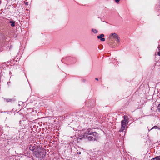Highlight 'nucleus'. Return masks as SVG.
<instances>
[{
	"mask_svg": "<svg viewBox=\"0 0 160 160\" xmlns=\"http://www.w3.org/2000/svg\"><path fill=\"white\" fill-rule=\"evenodd\" d=\"M98 134L95 132L91 131L90 129H88L87 131L84 133L83 135L82 138H85L88 137V140H95V137H98Z\"/></svg>",
	"mask_w": 160,
	"mask_h": 160,
	"instance_id": "nucleus-1",
	"label": "nucleus"
},
{
	"mask_svg": "<svg viewBox=\"0 0 160 160\" xmlns=\"http://www.w3.org/2000/svg\"><path fill=\"white\" fill-rule=\"evenodd\" d=\"M124 119L121 122V128L119 130L120 132H123L125 129V128L127 126L128 123V118L127 116H123Z\"/></svg>",
	"mask_w": 160,
	"mask_h": 160,
	"instance_id": "nucleus-2",
	"label": "nucleus"
},
{
	"mask_svg": "<svg viewBox=\"0 0 160 160\" xmlns=\"http://www.w3.org/2000/svg\"><path fill=\"white\" fill-rule=\"evenodd\" d=\"M110 39H114L119 43L120 42V39L118 35L115 33H112L110 34L109 36Z\"/></svg>",
	"mask_w": 160,
	"mask_h": 160,
	"instance_id": "nucleus-3",
	"label": "nucleus"
},
{
	"mask_svg": "<svg viewBox=\"0 0 160 160\" xmlns=\"http://www.w3.org/2000/svg\"><path fill=\"white\" fill-rule=\"evenodd\" d=\"M104 37V35L103 34H101L99 35H98L97 36V38L98 39H100V40L102 41H105V39L103 37Z\"/></svg>",
	"mask_w": 160,
	"mask_h": 160,
	"instance_id": "nucleus-4",
	"label": "nucleus"
},
{
	"mask_svg": "<svg viewBox=\"0 0 160 160\" xmlns=\"http://www.w3.org/2000/svg\"><path fill=\"white\" fill-rule=\"evenodd\" d=\"M35 148V147L34 146L33 144H31L29 147V149L31 151H33Z\"/></svg>",
	"mask_w": 160,
	"mask_h": 160,
	"instance_id": "nucleus-5",
	"label": "nucleus"
},
{
	"mask_svg": "<svg viewBox=\"0 0 160 160\" xmlns=\"http://www.w3.org/2000/svg\"><path fill=\"white\" fill-rule=\"evenodd\" d=\"M9 23L11 24V25L12 27H14L15 25V22L13 20H11L9 22Z\"/></svg>",
	"mask_w": 160,
	"mask_h": 160,
	"instance_id": "nucleus-6",
	"label": "nucleus"
},
{
	"mask_svg": "<svg viewBox=\"0 0 160 160\" xmlns=\"http://www.w3.org/2000/svg\"><path fill=\"white\" fill-rule=\"evenodd\" d=\"M151 160H160V156L152 158Z\"/></svg>",
	"mask_w": 160,
	"mask_h": 160,
	"instance_id": "nucleus-7",
	"label": "nucleus"
},
{
	"mask_svg": "<svg viewBox=\"0 0 160 160\" xmlns=\"http://www.w3.org/2000/svg\"><path fill=\"white\" fill-rule=\"evenodd\" d=\"M91 31L94 33H97L98 32V30L96 29H92Z\"/></svg>",
	"mask_w": 160,
	"mask_h": 160,
	"instance_id": "nucleus-8",
	"label": "nucleus"
},
{
	"mask_svg": "<svg viewBox=\"0 0 160 160\" xmlns=\"http://www.w3.org/2000/svg\"><path fill=\"white\" fill-rule=\"evenodd\" d=\"M158 111L160 112V104L158 105Z\"/></svg>",
	"mask_w": 160,
	"mask_h": 160,
	"instance_id": "nucleus-9",
	"label": "nucleus"
},
{
	"mask_svg": "<svg viewBox=\"0 0 160 160\" xmlns=\"http://www.w3.org/2000/svg\"><path fill=\"white\" fill-rule=\"evenodd\" d=\"M158 128V127L157 126H154V127H153L151 129H152L153 128H155V129H156V128Z\"/></svg>",
	"mask_w": 160,
	"mask_h": 160,
	"instance_id": "nucleus-10",
	"label": "nucleus"
},
{
	"mask_svg": "<svg viewBox=\"0 0 160 160\" xmlns=\"http://www.w3.org/2000/svg\"><path fill=\"white\" fill-rule=\"evenodd\" d=\"M159 51L158 52V56H160V49L158 50Z\"/></svg>",
	"mask_w": 160,
	"mask_h": 160,
	"instance_id": "nucleus-11",
	"label": "nucleus"
},
{
	"mask_svg": "<svg viewBox=\"0 0 160 160\" xmlns=\"http://www.w3.org/2000/svg\"><path fill=\"white\" fill-rule=\"evenodd\" d=\"M116 2L117 3H118L119 2V0H115Z\"/></svg>",
	"mask_w": 160,
	"mask_h": 160,
	"instance_id": "nucleus-12",
	"label": "nucleus"
},
{
	"mask_svg": "<svg viewBox=\"0 0 160 160\" xmlns=\"http://www.w3.org/2000/svg\"><path fill=\"white\" fill-rule=\"evenodd\" d=\"M158 50L160 49V45H158Z\"/></svg>",
	"mask_w": 160,
	"mask_h": 160,
	"instance_id": "nucleus-13",
	"label": "nucleus"
},
{
	"mask_svg": "<svg viewBox=\"0 0 160 160\" xmlns=\"http://www.w3.org/2000/svg\"><path fill=\"white\" fill-rule=\"evenodd\" d=\"M78 153L79 154H81V152H78Z\"/></svg>",
	"mask_w": 160,
	"mask_h": 160,
	"instance_id": "nucleus-14",
	"label": "nucleus"
},
{
	"mask_svg": "<svg viewBox=\"0 0 160 160\" xmlns=\"http://www.w3.org/2000/svg\"><path fill=\"white\" fill-rule=\"evenodd\" d=\"M95 79H96V80H98V78H95Z\"/></svg>",
	"mask_w": 160,
	"mask_h": 160,
	"instance_id": "nucleus-15",
	"label": "nucleus"
},
{
	"mask_svg": "<svg viewBox=\"0 0 160 160\" xmlns=\"http://www.w3.org/2000/svg\"><path fill=\"white\" fill-rule=\"evenodd\" d=\"M158 128L159 130H160V128Z\"/></svg>",
	"mask_w": 160,
	"mask_h": 160,
	"instance_id": "nucleus-16",
	"label": "nucleus"
},
{
	"mask_svg": "<svg viewBox=\"0 0 160 160\" xmlns=\"http://www.w3.org/2000/svg\"><path fill=\"white\" fill-rule=\"evenodd\" d=\"M1 4V1L0 0V4Z\"/></svg>",
	"mask_w": 160,
	"mask_h": 160,
	"instance_id": "nucleus-17",
	"label": "nucleus"
}]
</instances>
